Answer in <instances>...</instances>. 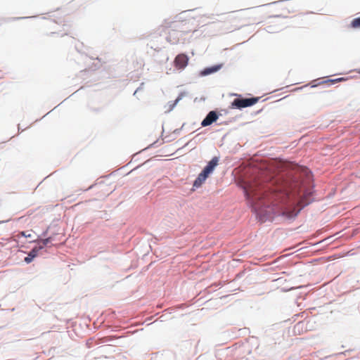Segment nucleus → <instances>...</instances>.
Listing matches in <instances>:
<instances>
[{
	"mask_svg": "<svg viewBox=\"0 0 360 360\" xmlns=\"http://www.w3.org/2000/svg\"><path fill=\"white\" fill-rule=\"evenodd\" d=\"M261 175L264 178V181H269L266 186H262L256 181L247 184L244 188L245 195L255 211L259 210L263 205H268L270 202L283 201V198L290 193H298L302 187H304L306 181L310 179L307 170L298 167L273 177L266 176L265 172Z\"/></svg>",
	"mask_w": 360,
	"mask_h": 360,
	"instance_id": "1",
	"label": "nucleus"
},
{
	"mask_svg": "<svg viewBox=\"0 0 360 360\" xmlns=\"http://www.w3.org/2000/svg\"><path fill=\"white\" fill-rule=\"evenodd\" d=\"M264 18V14L260 8H249L224 15L219 21L224 30L233 32L245 26L259 24Z\"/></svg>",
	"mask_w": 360,
	"mask_h": 360,
	"instance_id": "2",
	"label": "nucleus"
},
{
	"mask_svg": "<svg viewBox=\"0 0 360 360\" xmlns=\"http://www.w3.org/2000/svg\"><path fill=\"white\" fill-rule=\"evenodd\" d=\"M259 100V97H253L248 98H236L231 103L233 108L241 109L252 106L257 103Z\"/></svg>",
	"mask_w": 360,
	"mask_h": 360,
	"instance_id": "3",
	"label": "nucleus"
},
{
	"mask_svg": "<svg viewBox=\"0 0 360 360\" xmlns=\"http://www.w3.org/2000/svg\"><path fill=\"white\" fill-rule=\"evenodd\" d=\"M188 63V57L184 53L178 54L174 60V67L178 70L184 69Z\"/></svg>",
	"mask_w": 360,
	"mask_h": 360,
	"instance_id": "4",
	"label": "nucleus"
},
{
	"mask_svg": "<svg viewBox=\"0 0 360 360\" xmlns=\"http://www.w3.org/2000/svg\"><path fill=\"white\" fill-rule=\"evenodd\" d=\"M218 118V115L215 111H210L206 117L202 120L201 125L202 127H207L212 124Z\"/></svg>",
	"mask_w": 360,
	"mask_h": 360,
	"instance_id": "5",
	"label": "nucleus"
},
{
	"mask_svg": "<svg viewBox=\"0 0 360 360\" xmlns=\"http://www.w3.org/2000/svg\"><path fill=\"white\" fill-rule=\"evenodd\" d=\"M219 163V158L214 157L206 165V167L203 169L205 173L210 175L214 171V168L218 165Z\"/></svg>",
	"mask_w": 360,
	"mask_h": 360,
	"instance_id": "6",
	"label": "nucleus"
},
{
	"mask_svg": "<svg viewBox=\"0 0 360 360\" xmlns=\"http://www.w3.org/2000/svg\"><path fill=\"white\" fill-rule=\"evenodd\" d=\"M209 175L205 173L204 171H202L199 174L197 179L194 181L193 186L194 188H198L200 187L202 184L205 181Z\"/></svg>",
	"mask_w": 360,
	"mask_h": 360,
	"instance_id": "7",
	"label": "nucleus"
},
{
	"mask_svg": "<svg viewBox=\"0 0 360 360\" xmlns=\"http://www.w3.org/2000/svg\"><path fill=\"white\" fill-rule=\"evenodd\" d=\"M300 211V208L297 209V207H293L292 209H285L283 212V215L287 219H294Z\"/></svg>",
	"mask_w": 360,
	"mask_h": 360,
	"instance_id": "8",
	"label": "nucleus"
},
{
	"mask_svg": "<svg viewBox=\"0 0 360 360\" xmlns=\"http://www.w3.org/2000/svg\"><path fill=\"white\" fill-rule=\"evenodd\" d=\"M174 28V30H172L171 32H168V37H167V41L172 44H177L179 42V37L176 35V33L174 32L175 30H177L179 28V25H174L173 26Z\"/></svg>",
	"mask_w": 360,
	"mask_h": 360,
	"instance_id": "9",
	"label": "nucleus"
},
{
	"mask_svg": "<svg viewBox=\"0 0 360 360\" xmlns=\"http://www.w3.org/2000/svg\"><path fill=\"white\" fill-rule=\"evenodd\" d=\"M222 68V64L220 65H216L212 67L206 68L200 72L201 76H207L208 75L214 73L219 70Z\"/></svg>",
	"mask_w": 360,
	"mask_h": 360,
	"instance_id": "10",
	"label": "nucleus"
},
{
	"mask_svg": "<svg viewBox=\"0 0 360 360\" xmlns=\"http://www.w3.org/2000/svg\"><path fill=\"white\" fill-rule=\"evenodd\" d=\"M43 246H39L34 248L27 255V256L25 258V262L27 264L30 263L34 257H36L38 255V252L39 250L42 249Z\"/></svg>",
	"mask_w": 360,
	"mask_h": 360,
	"instance_id": "11",
	"label": "nucleus"
},
{
	"mask_svg": "<svg viewBox=\"0 0 360 360\" xmlns=\"http://www.w3.org/2000/svg\"><path fill=\"white\" fill-rule=\"evenodd\" d=\"M133 65L134 70H141L143 69L145 65L144 60L141 58H136L133 60Z\"/></svg>",
	"mask_w": 360,
	"mask_h": 360,
	"instance_id": "12",
	"label": "nucleus"
},
{
	"mask_svg": "<svg viewBox=\"0 0 360 360\" xmlns=\"http://www.w3.org/2000/svg\"><path fill=\"white\" fill-rule=\"evenodd\" d=\"M351 25L354 28L360 27V17L354 18L352 21Z\"/></svg>",
	"mask_w": 360,
	"mask_h": 360,
	"instance_id": "13",
	"label": "nucleus"
},
{
	"mask_svg": "<svg viewBox=\"0 0 360 360\" xmlns=\"http://www.w3.org/2000/svg\"><path fill=\"white\" fill-rule=\"evenodd\" d=\"M51 242V238H47L41 240L39 241V243H41V245L40 246H43V248H44V246L47 245Z\"/></svg>",
	"mask_w": 360,
	"mask_h": 360,
	"instance_id": "14",
	"label": "nucleus"
},
{
	"mask_svg": "<svg viewBox=\"0 0 360 360\" xmlns=\"http://www.w3.org/2000/svg\"><path fill=\"white\" fill-rule=\"evenodd\" d=\"M54 23L52 21H48L44 23V27H46L48 30H50L49 28L51 27V25H53Z\"/></svg>",
	"mask_w": 360,
	"mask_h": 360,
	"instance_id": "15",
	"label": "nucleus"
},
{
	"mask_svg": "<svg viewBox=\"0 0 360 360\" xmlns=\"http://www.w3.org/2000/svg\"><path fill=\"white\" fill-rule=\"evenodd\" d=\"M19 234L20 236H22L25 237V238H30L31 237V234L30 233H27L26 231H21Z\"/></svg>",
	"mask_w": 360,
	"mask_h": 360,
	"instance_id": "16",
	"label": "nucleus"
},
{
	"mask_svg": "<svg viewBox=\"0 0 360 360\" xmlns=\"http://www.w3.org/2000/svg\"><path fill=\"white\" fill-rule=\"evenodd\" d=\"M342 80H343V78H338V79H336L331 80V82L334 83L335 82L342 81Z\"/></svg>",
	"mask_w": 360,
	"mask_h": 360,
	"instance_id": "17",
	"label": "nucleus"
},
{
	"mask_svg": "<svg viewBox=\"0 0 360 360\" xmlns=\"http://www.w3.org/2000/svg\"><path fill=\"white\" fill-rule=\"evenodd\" d=\"M359 73L360 74V70H359Z\"/></svg>",
	"mask_w": 360,
	"mask_h": 360,
	"instance_id": "18",
	"label": "nucleus"
}]
</instances>
